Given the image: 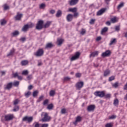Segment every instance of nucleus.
<instances>
[{"instance_id":"1","label":"nucleus","mask_w":127,"mask_h":127,"mask_svg":"<svg viewBox=\"0 0 127 127\" xmlns=\"http://www.w3.org/2000/svg\"><path fill=\"white\" fill-rule=\"evenodd\" d=\"M43 23H44V21L42 20H40L38 21L36 26V29L37 30H41L42 28H44Z\"/></svg>"},{"instance_id":"2","label":"nucleus","mask_w":127,"mask_h":127,"mask_svg":"<svg viewBox=\"0 0 127 127\" xmlns=\"http://www.w3.org/2000/svg\"><path fill=\"white\" fill-rule=\"evenodd\" d=\"M33 23H31L30 24H25L23 26L21 29V31H23V32H26L29 28H32L33 27Z\"/></svg>"},{"instance_id":"3","label":"nucleus","mask_w":127,"mask_h":127,"mask_svg":"<svg viewBox=\"0 0 127 127\" xmlns=\"http://www.w3.org/2000/svg\"><path fill=\"white\" fill-rule=\"evenodd\" d=\"M95 97H99V98H104L105 97V92L102 91H95L94 93Z\"/></svg>"},{"instance_id":"4","label":"nucleus","mask_w":127,"mask_h":127,"mask_svg":"<svg viewBox=\"0 0 127 127\" xmlns=\"http://www.w3.org/2000/svg\"><path fill=\"white\" fill-rule=\"evenodd\" d=\"M83 87H84V82L83 81L78 82L75 84L76 90L80 91Z\"/></svg>"},{"instance_id":"5","label":"nucleus","mask_w":127,"mask_h":127,"mask_svg":"<svg viewBox=\"0 0 127 127\" xmlns=\"http://www.w3.org/2000/svg\"><path fill=\"white\" fill-rule=\"evenodd\" d=\"M13 120V114H8L4 116L5 122H9Z\"/></svg>"},{"instance_id":"6","label":"nucleus","mask_w":127,"mask_h":127,"mask_svg":"<svg viewBox=\"0 0 127 127\" xmlns=\"http://www.w3.org/2000/svg\"><path fill=\"white\" fill-rule=\"evenodd\" d=\"M32 121H33V117H32L25 116L22 119V122H27L28 124H30Z\"/></svg>"},{"instance_id":"7","label":"nucleus","mask_w":127,"mask_h":127,"mask_svg":"<svg viewBox=\"0 0 127 127\" xmlns=\"http://www.w3.org/2000/svg\"><path fill=\"white\" fill-rule=\"evenodd\" d=\"M50 119H51V118L48 116V114H47V113H45L44 118L42 119V121L43 123H46V122H49L50 121Z\"/></svg>"},{"instance_id":"8","label":"nucleus","mask_w":127,"mask_h":127,"mask_svg":"<svg viewBox=\"0 0 127 127\" xmlns=\"http://www.w3.org/2000/svg\"><path fill=\"white\" fill-rule=\"evenodd\" d=\"M23 16V14L19 13V12H17L16 15L14 16V20L16 21H19V20H21V18H22Z\"/></svg>"},{"instance_id":"9","label":"nucleus","mask_w":127,"mask_h":127,"mask_svg":"<svg viewBox=\"0 0 127 127\" xmlns=\"http://www.w3.org/2000/svg\"><path fill=\"white\" fill-rule=\"evenodd\" d=\"M80 54H81L80 53V52H76L74 56H72L71 58L70 59L71 61H74V60H77V59H79Z\"/></svg>"},{"instance_id":"10","label":"nucleus","mask_w":127,"mask_h":127,"mask_svg":"<svg viewBox=\"0 0 127 127\" xmlns=\"http://www.w3.org/2000/svg\"><path fill=\"white\" fill-rule=\"evenodd\" d=\"M43 54H44V51H43V49H40L37 51L35 55L37 57H40V56H42Z\"/></svg>"},{"instance_id":"11","label":"nucleus","mask_w":127,"mask_h":127,"mask_svg":"<svg viewBox=\"0 0 127 127\" xmlns=\"http://www.w3.org/2000/svg\"><path fill=\"white\" fill-rule=\"evenodd\" d=\"M111 54H112L111 51L107 50V51H106L105 52L103 53L101 56L102 57H109L111 56Z\"/></svg>"},{"instance_id":"12","label":"nucleus","mask_w":127,"mask_h":127,"mask_svg":"<svg viewBox=\"0 0 127 127\" xmlns=\"http://www.w3.org/2000/svg\"><path fill=\"white\" fill-rule=\"evenodd\" d=\"M95 109L96 106L95 105H91L88 106L87 110L88 112H93L95 111Z\"/></svg>"},{"instance_id":"13","label":"nucleus","mask_w":127,"mask_h":127,"mask_svg":"<svg viewBox=\"0 0 127 127\" xmlns=\"http://www.w3.org/2000/svg\"><path fill=\"white\" fill-rule=\"evenodd\" d=\"M80 122H82V117L78 116L76 118V120L75 122L73 123V124L74 125V126H77L78 123H80Z\"/></svg>"},{"instance_id":"14","label":"nucleus","mask_w":127,"mask_h":127,"mask_svg":"<svg viewBox=\"0 0 127 127\" xmlns=\"http://www.w3.org/2000/svg\"><path fill=\"white\" fill-rule=\"evenodd\" d=\"M73 14H68L66 16V20L68 22H71L73 20Z\"/></svg>"},{"instance_id":"15","label":"nucleus","mask_w":127,"mask_h":127,"mask_svg":"<svg viewBox=\"0 0 127 127\" xmlns=\"http://www.w3.org/2000/svg\"><path fill=\"white\" fill-rule=\"evenodd\" d=\"M79 0H70L68 1V3L69 5L72 6L75 5L78 3Z\"/></svg>"},{"instance_id":"16","label":"nucleus","mask_w":127,"mask_h":127,"mask_svg":"<svg viewBox=\"0 0 127 127\" xmlns=\"http://www.w3.org/2000/svg\"><path fill=\"white\" fill-rule=\"evenodd\" d=\"M54 47V45L52 44V43H48L45 47V49H51V48H53Z\"/></svg>"},{"instance_id":"17","label":"nucleus","mask_w":127,"mask_h":127,"mask_svg":"<svg viewBox=\"0 0 127 127\" xmlns=\"http://www.w3.org/2000/svg\"><path fill=\"white\" fill-rule=\"evenodd\" d=\"M12 86H13V83L12 82H9L7 84L6 87H4V89L5 90H10V89H11V88H12Z\"/></svg>"},{"instance_id":"18","label":"nucleus","mask_w":127,"mask_h":127,"mask_svg":"<svg viewBox=\"0 0 127 127\" xmlns=\"http://www.w3.org/2000/svg\"><path fill=\"white\" fill-rule=\"evenodd\" d=\"M64 41V40H63V39L58 38L57 41V44L58 46H61V45L63 44Z\"/></svg>"},{"instance_id":"19","label":"nucleus","mask_w":127,"mask_h":127,"mask_svg":"<svg viewBox=\"0 0 127 127\" xmlns=\"http://www.w3.org/2000/svg\"><path fill=\"white\" fill-rule=\"evenodd\" d=\"M106 9L105 8H101L97 12V15H102L106 11Z\"/></svg>"},{"instance_id":"20","label":"nucleus","mask_w":127,"mask_h":127,"mask_svg":"<svg viewBox=\"0 0 127 127\" xmlns=\"http://www.w3.org/2000/svg\"><path fill=\"white\" fill-rule=\"evenodd\" d=\"M99 54V52L95 51L92 52L89 56L90 58H91V57H95V56H98Z\"/></svg>"},{"instance_id":"21","label":"nucleus","mask_w":127,"mask_h":127,"mask_svg":"<svg viewBox=\"0 0 127 127\" xmlns=\"http://www.w3.org/2000/svg\"><path fill=\"white\" fill-rule=\"evenodd\" d=\"M51 24V21H48L44 25V28H48Z\"/></svg>"},{"instance_id":"22","label":"nucleus","mask_w":127,"mask_h":127,"mask_svg":"<svg viewBox=\"0 0 127 127\" xmlns=\"http://www.w3.org/2000/svg\"><path fill=\"white\" fill-rule=\"evenodd\" d=\"M19 34V31H18V30H15L14 32H13L11 33V35L13 37L18 36Z\"/></svg>"},{"instance_id":"23","label":"nucleus","mask_w":127,"mask_h":127,"mask_svg":"<svg viewBox=\"0 0 127 127\" xmlns=\"http://www.w3.org/2000/svg\"><path fill=\"white\" fill-rule=\"evenodd\" d=\"M62 15V11H61V10H58L56 14V16L57 17H61Z\"/></svg>"},{"instance_id":"24","label":"nucleus","mask_w":127,"mask_h":127,"mask_svg":"<svg viewBox=\"0 0 127 127\" xmlns=\"http://www.w3.org/2000/svg\"><path fill=\"white\" fill-rule=\"evenodd\" d=\"M109 28L107 27L103 28L101 30V34L103 35L104 33H106V32H108Z\"/></svg>"},{"instance_id":"25","label":"nucleus","mask_w":127,"mask_h":127,"mask_svg":"<svg viewBox=\"0 0 127 127\" xmlns=\"http://www.w3.org/2000/svg\"><path fill=\"white\" fill-rule=\"evenodd\" d=\"M28 64V61L27 60H24L21 62V66H26Z\"/></svg>"},{"instance_id":"26","label":"nucleus","mask_w":127,"mask_h":127,"mask_svg":"<svg viewBox=\"0 0 127 127\" xmlns=\"http://www.w3.org/2000/svg\"><path fill=\"white\" fill-rule=\"evenodd\" d=\"M111 73V71L109 69H106L105 71H104V77H107V76H109Z\"/></svg>"},{"instance_id":"27","label":"nucleus","mask_w":127,"mask_h":127,"mask_svg":"<svg viewBox=\"0 0 127 127\" xmlns=\"http://www.w3.org/2000/svg\"><path fill=\"white\" fill-rule=\"evenodd\" d=\"M68 11H70V12H73L74 13L77 12V8L74 7V8H69Z\"/></svg>"},{"instance_id":"28","label":"nucleus","mask_w":127,"mask_h":127,"mask_svg":"<svg viewBox=\"0 0 127 127\" xmlns=\"http://www.w3.org/2000/svg\"><path fill=\"white\" fill-rule=\"evenodd\" d=\"M0 25L3 26L6 24V21L4 19H1L0 20Z\"/></svg>"},{"instance_id":"29","label":"nucleus","mask_w":127,"mask_h":127,"mask_svg":"<svg viewBox=\"0 0 127 127\" xmlns=\"http://www.w3.org/2000/svg\"><path fill=\"white\" fill-rule=\"evenodd\" d=\"M112 40L110 41V43H109V45L111 46V45H113V44H115V43H117V39H112Z\"/></svg>"},{"instance_id":"30","label":"nucleus","mask_w":127,"mask_h":127,"mask_svg":"<svg viewBox=\"0 0 127 127\" xmlns=\"http://www.w3.org/2000/svg\"><path fill=\"white\" fill-rule=\"evenodd\" d=\"M111 97H112V94L109 93L106 95V94L105 93V96H104L105 99H111Z\"/></svg>"},{"instance_id":"31","label":"nucleus","mask_w":127,"mask_h":127,"mask_svg":"<svg viewBox=\"0 0 127 127\" xmlns=\"http://www.w3.org/2000/svg\"><path fill=\"white\" fill-rule=\"evenodd\" d=\"M13 53H14V49L11 50L10 52L7 55V57L11 56V55H13Z\"/></svg>"},{"instance_id":"32","label":"nucleus","mask_w":127,"mask_h":127,"mask_svg":"<svg viewBox=\"0 0 127 127\" xmlns=\"http://www.w3.org/2000/svg\"><path fill=\"white\" fill-rule=\"evenodd\" d=\"M18 111H19V106L15 105L13 109V112H17Z\"/></svg>"},{"instance_id":"33","label":"nucleus","mask_w":127,"mask_h":127,"mask_svg":"<svg viewBox=\"0 0 127 127\" xmlns=\"http://www.w3.org/2000/svg\"><path fill=\"white\" fill-rule=\"evenodd\" d=\"M49 95L50 97H54V96L55 95V90H52L50 91Z\"/></svg>"},{"instance_id":"34","label":"nucleus","mask_w":127,"mask_h":127,"mask_svg":"<svg viewBox=\"0 0 127 127\" xmlns=\"http://www.w3.org/2000/svg\"><path fill=\"white\" fill-rule=\"evenodd\" d=\"M113 104L114 105V106H119V99H117L114 100Z\"/></svg>"},{"instance_id":"35","label":"nucleus","mask_w":127,"mask_h":127,"mask_svg":"<svg viewBox=\"0 0 127 127\" xmlns=\"http://www.w3.org/2000/svg\"><path fill=\"white\" fill-rule=\"evenodd\" d=\"M46 6V5L45 3H42L39 6V8L41 9H43L45 8V7Z\"/></svg>"},{"instance_id":"36","label":"nucleus","mask_w":127,"mask_h":127,"mask_svg":"<svg viewBox=\"0 0 127 127\" xmlns=\"http://www.w3.org/2000/svg\"><path fill=\"white\" fill-rule=\"evenodd\" d=\"M124 5H125V3L124 2L121 3L117 7L118 9H120V8L124 7Z\"/></svg>"},{"instance_id":"37","label":"nucleus","mask_w":127,"mask_h":127,"mask_svg":"<svg viewBox=\"0 0 127 127\" xmlns=\"http://www.w3.org/2000/svg\"><path fill=\"white\" fill-rule=\"evenodd\" d=\"M3 10H7V9H9V6L7 5L6 4H4L3 5Z\"/></svg>"},{"instance_id":"38","label":"nucleus","mask_w":127,"mask_h":127,"mask_svg":"<svg viewBox=\"0 0 127 127\" xmlns=\"http://www.w3.org/2000/svg\"><path fill=\"white\" fill-rule=\"evenodd\" d=\"M43 98H44V96L43 95L40 96L39 99L37 101V103H39L40 102H41V101L43 100Z\"/></svg>"},{"instance_id":"39","label":"nucleus","mask_w":127,"mask_h":127,"mask_svg":"<svg viewBox=\"0 0 127 127\" xmlns=\"http://www.w3.org/2000/svg\"><path fill=\"white\" fill-rule=\"evenodd\" d=\"M13 85L14 86V87H18V86L19 85V81H15L13 83Z\"/></svg>"},{"instance_id":"40","label":"nucleus","mask_w":127,"mask_h":127,"mask_svg":"<svg viewBox=\"0 0 127 127\" xmlns=\"http://www.w3.org/2000/svg\"><path fill=\"white\" fill-rule=\"evenodd\" d=\"M80 34H81V35H84V34H86V29L82 28L81 31L80 32Z\"/></svg>"},{"instance_id":"41","label":"nucleus","mask_w":127,"mask_h":127,"mask_svg":"<svg viewBox=\"0 0 127 127\" xmlns=\"http://www.w3.org/2000/svg\"><path fill=\"white\" fill-rule=\"evenodd\" d=\"M78 16H79V13H78V12H75L73 13V17H74V18H77Z\"/></svg>"},{"instance_id":"42","label":"nucleus","mask_w":127,"mask_h":127,"mask_svg":"<svg viewBox=\"0 0 127 127\" xmlns=\"http://www.w3.org/2000/svg\"><path fill=\"white\" fill-rule=\"evenodd\" d=\"M30 95H31V92L30 91H28L27 93H25L26 98H29Z\"/></svg>"},{"instance_id":"43","label":"nucleus","mask_w":127,"mask_h":127,"mask_svg":"<svg viewBox=\"0 0 127 127\" xmlns=\"http://www.w3.org/2000/svg\"><path fill=\"white\" fill-rule=\"evenodd\" d=\"M47 109L48 110H52L53 109V105L52 104L48 105Z\"/></svg>"},{"instance_id":"44","label":"nucleus","mask_w":127,"mask_h":127,"mask_svg":"<svg viewBox=\"0 0 127 127\" xmlns=\"http://www.w3.org/2000/svg\"><path fill=\"white\" fill-rule=\"evenodd\" d=\"M22 75H24L25 76L28 75V70H23L22 72Z\"/></svg>"},{"instance_id":"45","label":"nucleus","mask_w":127,"mask_h":127,"mask_svg":"<svg viewBox=\"0 0 127 127\" xmlns=\"http://www.w3.org/2000/svg\"><path fill=\"white\" fill-rule=\"evenodd\" d=\"M111 21L112 23H116V22H117V17H114L111 18Z\"/></svg>"},{"instance_id":"46","label":"nucleus","mask_w":127,"mask_h":127,"mask_svg":"<svg viewBox=\"0 0 127 127\" xmlns=\"http://www.w3.org/2000/svg\"><path fill=\"white\" fill-rule=\"evenodd\" d=\"M61 113L62 115H64L65 114H66V109L65 108H63L61 110Z\"/></svg>"},{"instance_id":"47","label":"nucleus","mask_w":127,"mask_h":127,"mask_svg":"<svg viewBox=\"0 0 127 127\" xmlns=\"http://www.w3.org/2000/svg\"><path fill=\"white\" fill-rule=\"evenodd\" d=\"M38 95V92L37 90H36L33 92V97H35Z\"/></svg>"},{"instance_id":"48","label":"nucleus","mask_w":127,"mask_h":127,"mask_svg":"<svg viewBox=\"0 0 127 127\" xmlns=\"http://www.w3.org/2000/svg\"><path fill=\"white\" fill-rule=\"evenodd\" d=\"M115 76H112L109 77V82H112V81H114V80H115Z\"/></svg>"},{"instance_id":"49","label":"nucleus","mask_w":127,"mask_h":127,"mask_svg":"<svg viewBox=\"0 0 127 127\" xmlns=\"http://www.w3.org/2000/svg\"><path fill=\"white\" fill-rule=\"evenodd\" d=\"M95 21H96V19H91L89 23L90 24H94Z\"/></svg>"},{"instance_id":"50","label":"nucleus","mask_w":127,"mask_h":127,"mask_svg":"<svg viewBox=\"0 0 127 127\" xmlns=\"http://www.w3.org/2000/svg\"><path fill=\"white\" fill-rule=\"evenodd\" d=\"M13 78H16V77H18V72H16L15 73H14L12 74Z\"/></svg>"},{"instance_id":"51","label":"nucleus","mask_w":127,"mask_h":127,"mask_svg":"<svg viewBox=\"0 0 127 127\" xmlns=\"http://www.w3.org/2000/svg\"><path fill=\"white\" fill-rule=\"evenodd\" d=\"M117 118V116L116 115H112L111 117H109V120H115Z\"/></svg>"},{"instance_id":"52","label":"nucleus","mask_w":127,"mask_h":127,"mask_svg":"<svg viewBox=\"0 0 127 127\" xmlns=\"http://www.w3.org/2000/svg\"><path fill=\"white\" fill-rule=\"evenodd\" d=\"M18 103H19V100H18V99H16L14 101L13 105H14V106H16Z\"/></svg>"},{"instance_id":"53","label":"nucleus","mask_w":127,"mask_h":127,"mask_svg":"<svg viewBox=\"0 0 127 127\" xmlns=\"http://www.w3.org/2000/svg\"><path fill=\"white\" fill-rule=\"evenodd\" d=\"M48 102H49V101L48 100V99H46L44 102H43V105L44 106H45L46 105L48 104Z\"/></svg>"},{"instance_id":"54","label":"nucleus","mask_w":127,"mask_h":127,"mask_svg":"<svg viewBox=\"0 0 127 127\" xmlns=\"http://www.w3.org/2000/svg\"><path fill=\"white\" fill-rule=\"evenodd\" d=\"M19 40H20V41L24 42V41H25V40H26V37H22V38H20Z\"/></svg>"},{"instance_id":"55","label":"nucleus","mask_w":127,"mask_h":127,"mask_svg":"<svg viewBox=\"0 0 127 127\" xmlns=\"http://www.w3.org/2000/svg\"><path fill=\"white\" fill-rule=\"evenodd\" d=\"M113 86L114 88H118L119 86V82H116L114 83V84L113 85Z\"/></svg>"},{"instance_id":"56","label":"nucleus","mask_w":127,"mask_h":127,"mask_svg":"<svg viewBox=\"0 0 127 127\" xmlns=\"http://www.w3.org/2000/svg\"><path fill=\"white\" fill-rule=\"evenodd\" d=\"M81 75H82V74H81V73H76L75 74V76H76V78H80Z\"/></svg>"},{"instance_id":"57","label":"nucleus","mask_w":127,"mask_h":127,"mask_svg":"<svg viewBox=\"0 0 127 127\" xmlns=\"http://www.w3.org/2000/svg\"><path fill=\"white\" fill-rule=\"evenodd\" d=\"M105 127H113V125L111 123H108L105 125Z\"/></svg>"},{"instance_id":"58","label":"nucleus","mask_w":127,"mask_h":127,"mask_svg":"<svg viewBox=\"0 0 127 127\" xmlns=\"http://www.w3.org/2000/svg\"><path fill=\"white\" fill-rule=\"evenodd\" d=\"M27 79H28V80H31V79H32V75L31 74L29 75L27 77Z\"/></svg>"},{"instance_id":"59","label":"nucleus","mask_w":127,"mask_h":127,"mask_svg":"<svg viewBox=\"0 0 127 127\" xmlns=\"http://www.w3.org/2000/svg\"><path fill=\"white\" fill-rule=\"evenodd\" d=\"M50 13H51V14H54V13H55V10H51L50 11Z\"/></svg>"},{"instance_id":"60","label":"nucleus","mask_w":127,"mask_h":127,"mask_svg":"<svg viewBox=\"0 0 127 127\" xmlns=\"http://www.w3.org/2000/svg\"><path fill=\"white\" fill-rule=\"evenodd\" d=\"M70 77L66 76V77H64V81H69V80H70Z\"/></svg>"},{"instance_id":"61","label":"nucleus","mask_w":127,"mask_h":127,"mask_svg":"<svg viewBox=\"0 0 127 127\" xmlns=\"http://www.w3.org/2000/svg\"><path fill=\"white\" fill-rule=\"evenodd\" d=\"M115 30H116V31H119V30H120V26H117L115 27Z\"/></svg>"},{"instance_id":"62","label":"nucleus","mask_w":127,"mask_h":127,"mask_svg":"<svg viewBox=\"0 0 127 127\" xmlns=\"http://www.w3.org/2000/svg\"><path fill=\"white\" fill-rule=\"evenodd\" d=\"M102 39V37L101 36L97 37L96 38V41H100Z\"/></svg>"},{"instance_id":"63","label":"nucleus","mask_w":127,"mask_h":127,"mask_svg":"<svg viewBox=\"0 0 127 127\" xmlns=\"http://www.w3.org/2000/svg\"><path fill=\"white\" fill-rule=\"evenodd\" d=\"M18 80H20V81H21L22 80V76L18 75L17 77Z\"/></svg>"},{"instance_id":"64","label":"nucleus","mask_w":127,"mask_h":127,"mask_svg":"<svg viewBox=\"0 0 127 127\" xmlns=\"http://www.w3.org/2000/svg\"><path fill=\"white\" fill-rule=\"evenodd\" d=\"M34 127H39V124L36 123V124L35 125Z\"/></svg>"}]
</instances>
